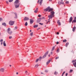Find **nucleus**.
Instances as JSON below:
<instances>
[{
  "label": "nucleus",
  "mask_w": 76,
  "mask_h": 76,
  "mask_svg": "<svg viewBox=\"0 0 76 76\" xmlns=\"http://www.w3.org/2000/svg\"><path fill=\"white\" fill-rule=\"evenodd\" d=\"M8 33L9 34H12V31H10V28H8L7 29Z\"/></svg>",
  "instance_id": "obj_4"
},
{
  "label": "nucleus",
  "mask_w": 76,
  "mask_h": 76,
  "mask_svg": "<svg viewBox=\"0 0 76 76\" xmlns=\"http://www.w3.org/2000/svg\"><path fill=\"white\" fill-rule=\"evenodd\" d=\"M25 73L27 75V73H28V71H26L25 72Z\"/></svg>",
  "instance_id": "obj_38"
},
{
  "label": "nucleus",
  "mask_w": 76,
  "mask_h": 76,
  "mask_svg": "<svg viewBox=\"0 0 76 76\" xmlns=\"http://www.w3.org/2000/svg\"><path fill=\"white\" fill-rule=\"evenodd\" d=\"M39 29H40V28H38L37 29V30H39Z\"/></svg>",
  "instance_id": "obj_53"
},
{
  "label": "nucleus",
  "mask_w": 76,
  "mask_h": 76,
  "mask_svg": "<svg viewBox=\"0 0 76 76\" xmlns=\"http://www.w3.org/2000/svg\"><path fill=\"white\" fill-rule=\"evenodd\" d=\"M39 24H40V25H43V23H39Z\"/></svg>",
  "instance_id": "obj_43"
},
{
  "label": "nucleus",
  "mask_w": 76,
  "mask_h": 76,
  "mask_svg": "<svg viewBox=\"0 0 76 76\" xmlns=\"http://www.w3.org/2000/svg\"><path fill=\"white\" fill-rule=\"evenodd\" d=\"M44 17H43V18H42V19H44Z\"/></svg>",
  "instance_id": "obj_63"
},
{
  "label": "nucleus",
  "mask_w": 76,
  "mask_h": 76,
  "mask_svg": "<svg viewBox=\"0 0 76 76\" xmlns=\"http://www.w3.org/2000/svg\"><path fill=\"white\" fill-rule=\"evenodd\" d=\"M15 29H17L18 28V27L17 26L15 27Z\"/></svg>",
  "instance_id": "obj_51"
},
{
  "label": "nucleus",
  "mask_w": 76,
  "mask_h": 76,
  "mask_svg": "<svg viewBox=\"0 0 76 76\" xmlns=\"http://www.w3.org/2000/svg\"><path fill=\"white\" fill-rule=\"evenodd\" d=\"M2 25L4 26H6V23H2Z\"/></svg>",
  "instance_id": "obj_22"
},
{
  "label": "nucleus",
  "mask_w": 76,
  "mask_h": 76,
  "mask_svg": "<svg viewBox=\"0 0 76 76\" xmlns=\"http://www.w3.org/2000/svg\"><path fill=\"white\" fill-rule=\"evenodd\" d=\"M48 52L47 51L45 53V54L42 57L43 58H45V57H46V56L48 55Z\"/></svg>",
  "instance_id": "obj_7"
},
{
  "label": "nucleus",
  "mask_w": 76,
  "mask_h": 76,
  "mask_svg": "<svg viewBox=\"0 0 76 76\" xmlns=\"http://www.w3.org/2000/svg\"><path fill=\"white\" fill-rule=\"evenodd\" d=\"M43 1V0H40V2L39 3V4L40 5H41V4H42V3Z\"/></svg>",
  "instance_id": "obj_19"
},
{
  "label": "nucleus",
  "mask_w": 76,
  "mask_h": 76,
  "mask_svg": "<svg viewBox=\"0 0 76 76\" xmlns=\"http://www.w3.org/2000/svg\"><path fill=\"white\" fill-rule=\"evenodd\" d=\"M14 14L15 15V17H14V18H15V19H17L18 17L17 16V14H16V13H15Z\"/></svg>",
  "instance_id": "obj_15"
},
{
  "label": "nucleus",
  "mask_w": 76,
  "mask_h": 76,
  "mask_svg": "<svg viewBox=\"0 0 76 76\" xmlns=\"http://www.w3.org/2000/svg\"><path fill=\"white\" fill-rule=\"evenodd\" d=\"M38 8H36V10L34 11V12L35 13H37V12H38Z\"/></svg>",
  "instance_id": "obj_16"
},
{
  "label": "nucleus",
  "mask_w": 76,
  "mask_h": 76,
  "mask_svg": "<svg viewBox=\"0 0 76 76\" xmlns=\"http://www.w3.org/2000/svg\"><path fill=\"white\" fill-rule=\"evenodd\" d=\"M3 39H1V40H0V42H2V41H3Z\"/></svg>",
  "instance_id": "obj_47"
},
{
  "label": "nucleus",
  "mask_w": 76,
  "mask_h": 76,
  "mask_svg": "<svg viewBox=\"0 0 76 76\" xmlns=\"http://www.w3.org/2000/svg\"><path fill=\"white\" fill-rule=\"evenodd\" d=\"M31 31H31V30H30V32H31Z\"/></svg>",
  "instance_id": "obj_59"
},
{
  "label": "nucleus",
  "mask_w": 76,
  "mask_h": 76,
  "mask_svg": "<svg viewBox=\"0 0 76 76\" xmlns=\"http://www.w3.org/2000/svg\"><path fill=\"white\" fill-rule=\"evenodd\" d=\"M50 54L51 55L53 54V51H52L50 53Z\"/></svg>",
  "instance_id": "obj_50"
},
{
  "label": "nucleus",
  "mask_w": 76,
  "mask_h": 76,
  "mask_svg": "<svg viewBox=\"0 0 76 76\" xmlns=\"http://www.w3.org/2000/svg\"><path fill=\"white\" fill-rule=\"evenodd\" d=\"M18 72H16V74L18 75Z\"/></svg>",
  "instance_id": "obj_60"
},
{
  "label": "nucleus",
  "mask_w": 76,
  "mask_h": 76,
  "mask_svg": "<svg viewBox=\"0 0 76 76\" xmlns=\"http://www.w3.org/2000/svg\"><path fill=\"white\" fill-rule=\"evenodd\" d=\"M55 12H54L53 11H51L50 12V15L48 16V18L50 19H51L54 16V14Z\"/></svg>",
  "instance_id": "obj_2"
},
{
  "label": "nucleus",
  "mask_w": 76,
  "mask_h": 76,
  "mask_svg": "<svg viewBox=\"0 0 76 76\" xmlns=\"http://www.w3.org/2000/svg\"><path fill=\"white\" fill-rule=\"evenodd\" d=\"M66 41H67V40H66V39H65V40H63V42H66Z\"/></svg>",
  "instance_id": "obj_32"
},
{
  "label": "nucleus",
  "mask_w": 76,
  "mask_h": 76,
  "mask_svg": "<svg viewBox=\"0 0 76 76\" xmlns=\"http://www.w3.org/2000/svg\"><path fill=\"white\" fill-rule=\"evenodd\" d=\"M45 72H48V71H47V70H46L45 71Z\"/></svg>",
  "instance_id": "obj_54"
},
{
  "label": "nucleus",
  "mask_w": 76,
  "mask_h": 76,
  "mask_svg": "<svg viewBox=\"0 0 76 76\" xmlns=\"http://www.w3.org/2000/svg\"><path fill=\"white\" fill-rule=\"evenodd\" d=\"M38 16L39 18H40V17H41V15H38Z\"/></svg>",
  "instance_id": "obj_34"
},
{
  "label": "nucleus",
  "mask_w": 76,
  "mask_h": 76,
  "mask_svg": "<svg viewBox=\"0 0 76 76\" xmlns=\"http://www.w3.org/2000/svg\"><path fill=\"white\" fill-rule=\"evenodd\" d=\"M59 43V42H56V44H58Z\"/></svg>",
  "instance_id": "obj_49"
},
{
  "label": "nucleus",
  "mask_w": 76,
  "mask_h": 76,
  "mask_svg": "<svg viewBox=\"0 0 76 76\" xmlns=\"http://www.w3.org/2000/svg\"><path fill=\"white\" fill-rule=\"evenodd\" d=\"M1 42V45H2V44H3V42Z\"/></svg>",
  "instance_id": "obj_55"
},
{
  "label": "nucleus",
  "mask_w": 76,
  "mask_h": 76,
  "mask_svg": "<svg viewBox=\"0 0 76 76\" xmlns=\"http://www.w3.org/2000/svg\"><path fill=\"white\" fill-rule=\"evenodd\" d=\"M10 67H11V66H12V65H10Z\"/></svg>",
  "instance_id": "obj_61"
},
{
  "label": "nucleus",
  "mask_w": 76,
  "mask_h": 76,
  "mask_svg": "<svg viewBox=\"0 0 76 76\" xmlns=\"http://www.w3.org/2000/svg\"><path fill=\"white\" fill-rule=\"evenodd\" d=\"M39 1H40V0H38V1H37V3H39Z\"/></svg>",
  "instance_id": "obj_45"
},
{
  "label": "nucleus",
  "mask_w": 76,
  "mask_h": 76,
  "mask_svg": "<svg viewBox=\"0 0 76 76\" xmlns=\"http://www.w3.org/2000/svg\"><path fill=\"white\" fill-rule=\"evenodd\" d=\"M72 62L73 63V64L74 66V67H76V60H74L72 61Z\"/></svg>",
  "instance_id": "obj_5"
},
{
  "label": "nucleus",
  "mask_w": 76,
  "mask_h": 76,
  "mask_svg": "<svg viewBox=\"0 0 76 76\" xmlns=\"http://www.w3.org/2000/svg\"><path fill=\"white\" fill-rule=\"evenodd\" d=\"M38 64H37L35 65V67H38Z\"/></svg>",
  "instance_id": "obj_29"
},
{
  "label": "nucleus",
  "mask_w": 76,
  "mask_h": 76,
  "mask_svg": "<svg viewBox=\"0 0 76 76\" xmlns=\"http://www.w3.org/2000/svg\"><path fill=\"white\" fill-rule=\"evenodd\" d=\"M76 28V27L75 26H74L73 28L72 29V31H73V32H75V29Z\"/></svg>",
  "instance_id": "obj_17"
},
{
  "label": "nucleus",
  "mask_w": 76,
  "mask_h": 76,
  "mask_svg": "<svg viewBox=\"0 0 76 76\" xmlns=\"http://www.w3.org/2000/svg\"><path fill=\"white\" fill-rule=\"evenodd\" d=\"M76 19V17H75L74 18V20H75Z\"/></svg>",
  "instance_id": "obj_46"
},
{
  "label": "nucleus",
  "mask_w": 76,
  "mask_h": 76,
  "mask_svg": "<svg viewBox=\"0 0 76 76\" xmlns=\"http://www.w3.org/2000/svg\"><path fill=\"white\" fill-rule=\"evenodd\" d=\"M57 72H55V73H54V74H55V75H57Z\"/></svg>",
  "instance_id": "obj_39"
},
{
  "label": "nucleus",
  "mask_w": 76,
  "mask_h": 76,
  "mask_svg": "<svg viewBox=\"0 0 76 76\" xmlns=\"http://www.w3.org/2000/svg\"><path fill=\"white\" fill-rule=\"evenodd\" d=\"M66 3V4H69V1H66L65 2Z\"/></svg>",
  "instance_id": "obj_37"
},
{
  "label": "nucleus",
  "mask_w": 76,
  "mask_h": 76,
  "mask_svg": "<svg viewBox=\"0 0 76 76\" xmlns=\"http://www.w3.org/2000/svg\"><path fill=\"white\" fill-rule=\"evenodd\" d=\"M29 18L28 17H25L24 19V20H29Z\"/></svg>",
  "instance_id": "obj_12"
},
{
  "label": "nucleus",
  "mask_w": 76,
  "mask_h": 76,
  "mask_svg": "<svg viewBox=\"0 0 76 76\" xmlns=\"http://www.w3.org/2000/svg\"><path fill=\"white\" fill-rule=\"evenodd\" d=\"M6 3L7 4H9V2H8V1H6Z\"/></svg>",
  "instance_id": "obj_41"
},
{
  "label": "nucleus",
  "mask_w": 76,
  "mask_h": 76,
  "mask_svg": "<svg viewBox=\"0 0 76 76\" xmlns=\"http://www.w3.org/2000/svg\"><path fill=\"white\" fill-rule=\"evenodd\" d=\"M14 22H14V21H10L9 22V24L11 26H12V25H13L14 24Z\"/></svg>",
  "instance_id": "obj_6"
},
{
  "label": "nucleus",
  "mask_w": 76,
  "mask_h": 76,
  "mask_svg": "<svg viewBox=\"0 0 76 76\" xmlns=\"http://www.w3.org/2000/svg\"><path fill=\"white\" fill-rule=\"evenodd\" d=\"M73 22H75H75H76V20H74L72 22V23H73Z\"/></svg>",
  "instance_id": "obj_28"
},
{
  "label": "nucleus",
  "mask_w": 76,
  "mask_h": 76,
  "mask_svg": "<svg viewBox=\"0 0 76 76\" xmlns=\"http://www.w3.org/2000/svg\"><path fill=\"white\" fill-rule=\"evenodd\" d=\"M73 72V70L71 69L70 70L69 73H71V72Z\"/></svg>",
  "instance_id": "obj_30"
},
{
  "label": "nucleus",
  "mask_w": 76,
  "mask_h": 76,
  "mask_svg": "<svg viewBox=\"0 0 76 76\" xmlns=\"http://www.w3.org/2000/svg\"><path fill=\"white\" fill-rule=\"evenodd\" d=\"M67 75H68V74L67 73H66V76H67Z\"/></svg>",
  "instance_id": "obj_52"
},
{
  "label": "nucleus",
  "mask_w": 76,
  "mask_h": 76,
  "mask_svg": "<svg viewBox=\"0 0 76 76\" xmlns=\"http://www.w3.org/2000/svg\"><path fill=\"white\" fill-rule=\"evenodd\" d=\"M69 42H67L66 44V47H67V45H68L69 44Z\"/></svg>",
  "instance_id": "obj_24"
},
{
  "label": "nucleus",
  "mask_w": 76,
  "mask_h": 76,
  "mask_svg": "<svg viewBox=\"0 0 76 76\" xmlns=\"http://www.w3.org/2000/svg\"><path fill=\"white\" fill-rule=\"evenodd\" d=\"M3 20L2 19V18H0V21H2V20Z\"/></svg>",
  "instance_id": "obj_42"
},
{
  "label": "nucleus",
  "mask_w": 76,
  "mask_h": 76,
  "mask_svg": "<svg viewBox=\"0 0 76 76\" xmlns=\"http://www.w3.org/2000/svg\"><path fill=\"white\" fill-rule=\"evenodd\" d=\"M61 1H63V0H61Z\"/></svg>",
  "instance_id": "obj_64"
},
{
  "label": "nucleus",
  "mask_w": 76,
  "mask_h": 76,
  "mask_svg": "<svg viewBox=\"0 0 76 76\" xmlns=\"http://www.w3.org/2000/svg\"><path fill=\"white\" fill-rule=\"evenodd\" d=\"M38 26V25H34V28H37Z\"/></svg>",
  "instance_id": "obj_20"
},
{
  "label": "nucleus",
  "mask_w": 76,
  "mask_h": 76,
  "mask_svg": "<svg viewBox=\"0 0 76 76\" xmlns=\"http://www.w3.org/2000/svg\"><path fill=\"white\" fill-rule=\"evenodd\" d=\"M13 0H9V2H12Z\"/></svg>",
  "instance_id": "obj_35"
},
{
  "label": "nucleus",
  "mask_w": 76,
  "mask_h": 76,
  "mask_svg": "<svg viewBox=\"0 0 76 76\" xmlns=\"http://www.w3.org/2000/svg\"><path fill=\"white\" fill-rule=\"evenodd\" d=\"M64 73H65V72H64L63 73H62V76H63V75H64Z\"/></svg>",
  "instance_id": "obj_33"
},
{
  "label": "nucleus",
  "mask_w": 76,
  "mask_h": 76,
  "mask_svg": "<svg viewBox=\"0 0 76 76\" xmlns=\"http://www.w3.org/2000/svg\"><path fill=\"white\" fill-rule=\"evenodd\" d=\"M38 60H39V59H37V60L36 61V63H37V62H38Z\"/></svg>",
  "instance_id": "obj_31"
},
{
  "label": "nucleus",
  "mask_w": 76,
  "mask_h": 76,
  "mask_svg": "<svg viewBox=\"0 0 76 76\" xmlns=\"http://www.w3.org/2000/svg\"><path fill=\"white\" fill-rule=\"evenodd\" d=\"M55 48V47H53L52 49V51H53V50H54Z\"/></svg>",
  "instance_id": "obj_27"
},
{
  "label": "nucleus",
  "mask_w": 76,
  "mask_h": 76,
  "mask_svg": "<svg viewBox=\"0 0 76 76\" xmlns=\"http://www.w3.org/2000/svg\"><path fill=\"white\" fill-rule=\"evenodd\" d=\"M41 18H39L37 20V23H39V22H41Z\"/></svg>",
  "instance_id": "obj_9"
},
{
  "label": "nucleus",
  "mask_w": 76,
  "mask_h": 76,
  "mask_svg": "<svg viewBox=\"0 0 76 76\" xmlns=\"http://www.w3.org/2000/svg\"><path fill=\"white\" fill-rule=\"evenodd\" d=\"M50 61H51V60H50L48 61L46 63L47 64H49V63H50Z\"/></svg>",
  "instance_id": "obj_21"
},
{
  "label": "nucleus",
  "mask_w": 76,
  "mask_h": 76,
  "mask_svg": "<svg viewBox=\"0 0 76 76\" xmlns=\"http://www.w3.org/2000/svg\"><path fill=\"white\" fill-rule=\"evenodd\" d=\"M64 4V2H63V1H61L60 2V3H59V5H60V4Z\"/></svg>",
  "instance_id": "obj_14"
},
{
  "label": "nucleus",
  "mask_w": 76,
  "mask_h": 76,
  "mask_svg": "<svg viewBox=\"0 0 76 76\" xmlns=\"http://www.w3.org/2000/svg\"><path fill=\"white\" fill-rule=\"evenodd\" d=\"M59 57L58 56L57 57H56V58L55 59L56 60H57L58 58Z\"/></svg>",
  "instance_id": "obj_36"
},
{
  "label": "nucleus",
  "mask_w": 76,
  "mask_h": 76,
  "mask_svg": "<svg viewBox=\"0 0 76 76\" xmlns=\"http://www.w3.org/2000/svg\"><path fill=\"white\" fill-rule=\"evenodd\" d=\"M73 19V18L72 17H71L69 19V23H71V22L72 21V20Z\"/></svg>",
  "instance_id": "obj_10"
},
{
  "label": "nucleus",
  "mask_w": 76,
  "mask_h": 76,
  "mask_svg": "<svg viewBox=\"0 0 76 76\" xmlns=\"http://www.w3.org/2000/svg\"><path fill=\"white\" fill-rule=\"evenodd\" d=\"M5 41H4L3 42V45H4V47H6V43H5Z\"/></svg>",
  "instance_id": "obj_18"
},
{
  "label": "nucleus",
  "mask_w": 76,
  "mask_h": 76,
  "mask_svg": "<svg viewBox=\"0 0 76 76\" xmlns=\"http://www.w3.org/2000/svg\"><path fill=\"white\" fill-rule=\"evenodd\" d=\"M53 10V9L52 8L50 9V7H49L48 8H47L46 9H45V12H47V11H48V12H50V11Z\"/></svg>",
  "instance_id": "obj_3"
},
{
  "label": "nucleus",
  "mask_w": 76,
  "mask_h": 76,
  "mask_svg": "<svg viewBox=\"0 0 76 76\" xmlns=\"http://www.w3.org/2000/svg\"><path fill=\"white\" fill-rule=\"evenodd\" d=\"M14 4L15 8H18L19 7V5H20V4H19V0H16Z\"/></svg>",
  "instance_id": "obj_1"
},
{
  "label": "nucleus",
  "mask_w": 76,
  "mask_h": 76,
  "mask_svg": "<svg viewBox=\"0 0 76 76\" xmlns=\"http://www.w3.org/2000/svg\"><path fill=\"white\" fill-rule=\"evenodd\" d=\"M30 22L31 24H32L34 22V20L32 19H30Z\"/></svg>",
  "instance_id": "obj_11"
},
{
  "label": "nucleus",
  "mask_w": 76,
  "mask_h": 76,
  "mask_svg": "<svg viewBox=\"0 0 76 76\" xmlns=\"http://www.w3.org/2000/svg\"><path fill=\"white\" fill-rule=\"evenodd\" d=\"M41 74H43V73L42 72H41Z\"/></svg>",
  "instance_id": "obj_62"
},
{
  "label": "nucleus",
  "mask_w": 76,
  "mask_h": 76,
  "mask_svg": "<svg viewBox=\"0 0 76 76\" xmlns=\"http://www.w3.org/2000/svg\"><path fill=\"white\" fill-rule=\"evenodd\" d=\"M58 24L59 26L61 25V23L60 22V20H58L57 21Z\"/></svg>",
  "instance_id": "obj_13"
},
{
  "label": "nucleus",
  "mask_w": 76,
  "mask_h": 76,
  "mask_svg": "<svg viewBox=\"0 0 76 76\" xmlns=\"http://www.w3.org/2000/svg\"><path fill=\"white\" fill-rule=\"evenodd\" d=\"M0 72L3 73L4 72V68H1L0 69Z\"/></svg>",
  "instance_id": "obj_8"
},
{
  "label": "nucleus",
  "mask_w": 76,
  "mask_h": 76,
  "mask_svg": "<svg viewBox=\"0 0 76 76\" xmlns=\"http://www.w3.org/2000/svg\"><path fill=\"white\" fill-rule=\"evenodd\" d=\"M25 25L26 26H27V25H28V23H27V22H26L25 24Z\"/></svg>",
  "instance_id": "obj_26"
},
{
  "label": "nucleus",
  "mask_w": 76,
  "mask_h": 76,
  "mask_svg": "<svg viewBox=\"0 0 76 76\" xmlns=\"http://www.w3.org/2000/svg\"><path fill=\"white\" fill-rule=\"evenodd\" d=\"M50 54H49L48 55V57H50Z\"/></svg>",
  "instance_id": "obj_57"
},
{
  "label": "nucleus",
  "mask_w": 76,
  "mask_h": 76,
  "mask_svg": "<svg viewBox=\"0 0 76 76\" xmlns=\"http://www.w3.org/2000/svg\"><path fill=\"white\" fill-rule=\"evenodd\" d=\"M30 35H31V37H32L33 35V32H32L30 34Z\"/></svg>",
  "instance_id": "obj_23"
},
{
  "label": "nucleus",
  "mask_w": 76,
  "mask_h": 76,
  "mask_svg": "<svg viewBox=\"0 0 76 76\" xmlns=\"http://www.w3.org/2000/svg\"><path fill=\"white\" fill-rule=\"evenodd\" d=\"M12 38V36H10L9 37V39H11V38Z\"/></svg>",
  "instance_id": "obj_44"
},
{
  "label": "nucleus",
  "mask_w": 76,
  "mask_h": 76,
  "mask_svg": "<svg viewBox=\"0 0 76 76\" xmlns=\"http://www.w3.org/2000/svg\"><path fill=\"white\" fill-rule=\"evenodd\" d=\"M48 22H49V21H48L47 22H46L47 24L48 23Z\"/></svg>",
  "instance_id": "obj_56"
},
{
  "label": "nucleus",
  "mask_w": 76,
  "mask_h": 76,
  "mask_svg": "<svg viewBox=\"0 0 76 76\" xmlns=\"http://www.w3.org/2000/svg\"><path fill=\"white\" fill-rule=\"evenodd\" d=\"M56 34H57V35H59V32H57L56 33Z\"/></svg>",
  "instance_id": "obj_48"
},
{
  "label": "nucleus",
  "mask_w": 76,
  "mask_h": 76,
  "mask_svg": "<svg viewBox=\"0 0 76 76\" xmlns=\"http://www.w3.org/2000/svg\"><path fill=\"white\" fill-rule=\"evenodd\" d=\"M41 58H42V57H40L39 59H39H40V60H41Z\"/></svg>",
  "instance_id": "obj_40"
},
{
  "label": "nucleus",
  "mask_w": 76,
  "mask_h": 76,
  "mask_svg": "<svg viewBox=\"0 0 76 76\" xmlns=\"http://www.w3.org/2000/svg\"><path fill=\"white\" fill-rule=\"evenodd\" d=\"M57 53H58V52L60 51V49L59 48H58V49L57 50Z\"/></svg>",
  "instance_id": "obj_25"
},
{
  "label": "nucleus",
  "mask_w": 76,
  "mask_h": 76,
  "mask_svg": "<svg viewBox=\"0 0 76 76\" xmlns=\"http://www.w3.org/2000/svg\"><path fill=\"white\" fill-rule=\"evenodd\" d=\"M50 1H52V0H49Z\"/></svg>",
  "instance_id": "obj_58"
}]
</instances>
